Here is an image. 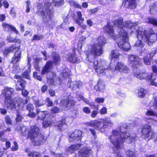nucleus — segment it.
Masks as SVG:
<instances>
[{
    "label": "nucleus",
    "instance_id": "nucleus-1",
    "mask_svg": "<svg viewBox=\"0 0 157 157\" xmlns=\"http://www.w3.org/2000/svg\"><path fill=\"white\" fill-rule=\"evenodd\" d=\"M128 128V126L126 124H123L119 129L120 132L117 130L113 131L112 135L109 137L112 144L116 148L119 149L123 147V143L126 141L128 143L135 141L136 139L135 133L129 134L126 132Z\"/></svg>",
    "mask_w": 157,
    "mask_h": 157
},
{
    "label": "nucleus",
    "instance_id": "nucleus-2",
    "mask_svg": "<svg viewBox=\"0 0 157 157\" xmlns=\"http://www.w3.org/2000/svg\"><path fill=\"white\" fill-rule=\"evenodd\" d=\"M137 37L138 40L136 41L135 45L137 47H143V43L141 41L143 40L149 44V43L154 42L155 37V35L153 30L151 28L147 30H144L143 31L139 30H136Z\"/></svg>",
    "mask_w": 157,
    "mask_h": 157
},
{
    "label": "nucleus",
    "instance_id": "nucleus-3",
    "mask_svg": "<svg viewBox=\"0 0 157 157\" xmlns=\"http://www.w3.org/2000/svg\"><path fill=\"white\" fill-rule=\"evenodd\" d=\"M51 6V3L47 2L44 3V6L42 2L38 3L37 5V13L40 14L44 23H48L49 20H51L53 16V11L50 8Z\"/></svg>",
    "mask_w": 157,
    "mask_h": 157
},
{
    "label": "nucleus",
    "instance_id": "nucleus-4",
    "mask_svg": "<svg viewBox=\"0 0 157 157\" xmlns=\"http://www.w3.org/2000/svg\"><path fill=\"white\" fill-rule=\"evenodd\" d=\"M98 50L96 48L92 47L90 51L86 52V59L89 62L88 65V68L93 67L94 69H100L102 66V64L98 62V60L93 62L96 56H100L102 54L101 50Z\"/></svg>",
    "mask_w": 157,
    "mask_h": 157
},
{
    "label": "nucleus",
    "instance_id": "nucleus-5",
    "mask_svg": "<svg viewBox=\"0 0 157 157\" xmlns=\"http://www.w3.org/2000/svg\"><path fill=\"white\" fill-rule=\"evenodd\" d=\"M28 137L35 145H41L44 141L43 135L40 134L39 128L35 125L31 128V130L28 133Z\"/></svg>",
    "mask_w": 157,
    "mask_h": 157
},
{
    "label": "nucleus",
    "instance_id": "nucleus-6",
    "mask_svg": "<svg viewBox=\"0 0 157 157\" xmlns=\"http://www.w3.org/2000/svg\"><path fill=\"white\" fill-rule=\"evenodd\" d=\"M11 52H15L13 55L11 61V63L13 64V69H18L19 66L17 63L20 59L21 56V51L20 50L21 49V45H17L16 44H14L9 47Z\"/></svg>",
    "mask_w": 157,
    "mask_h": 157
},
{
    "label": "nucleus",
    "instance_id": "nucleus-7",
    "mask_svg": "<svg viewBox=\"0 0 157 157\" xmlns=\"http://www.w3.org/2000/svg\"><path fill=\"white\" fill-rule=\"evenodd\" d=\"M103 122L104 123H102L96 120L92 121L88 123L87 125L94 127L95 128L103 132L104 130H102V129L111 127L113 125L112 122L110 119L108 118L104 119Z\"/></svg>",
    "mask_w": 157,
    "mask_h": 157
},
{
    "label": "nucleus",
    "instance_id": "nucleus-8",
    "mask_svg": "<svg viewBox=\"0 0 157 157\" xmlns=\"http://www.w3.org/2000/svg\"><path fill=\"white\" fill-rule=\"evenodd\" d=\"M142 137L145 139L149 140L154 136V132L152 131L150 125H143L141 128Z\"/></svg>",
    "mask_w": 157,
    "mask_h": 157
},
{
    "label": "nucleus",
    "instance_id": "nucleus-9",
    "mask_svg": "<svg viewBox=\"0 0 157 157\" xmlns=\"http://www.w3.org/2000/svg\"><path fill=\"white\" fill-rule=\"evenodd\" d=\"M102 29L105 34L108 35L114 40L117 39V36L115 33L113 26L111 24L110 22H107L106 24L103 27Z\"/></svg>",
    "mask_w": 157,
    "mask_h": 157
},
{
    "label": "nucleus",
    "instance_id": "nucleus-10",
    "mask_svg": "<svg viewBox=\"0 0 157 157\" xmlns=\"http://www.w3.org/2000/svg\"><path fill=\"white\" fill-rule=\"evenodd\" d=\"M128 59L130 63L132 64L134 68L137 69L143 65L141 59L137 56L132 54L128 55Z\"/></svg>",
    "mask_w": 157,
    "mask_h": 157
},
{
    "label": "nucleus",
    "instance_id": "nucleus-11",
    "mask_svg": "<svg viewBox=\"0 0 157 157\" xmlns=\"http://www.w3.org/2000/svg\"><path fill=\"white\" fill-rule=\"evenodd\" d=\"M82 132L81 131L76 129L69 136V140L70 142H76L81 140L82 138Z\"/></svg>",
    "mask_w": 157,
    "mask_h": 157
},
{
    "label": "nucleus",
    "instance_id": "nucleus-12",
    "mask_svg": "<svg viewBox=\"0 0 157 157\" xmlns=\"http://www.w3.org/2000/svg\"><path fill=\"white\" fill-rule=\"evenodd\" d=\"M76 13L78 18L75 20V22L83 30V31H80V33H82L86 29L87 26L83 23L84 19L82 17L81 12L80 11H78L76 12Z\"/></svg>",
    "mask_w": 157,
    "mask_h": 157
},
{
    "label": "nucleus",
    "instance_id": "nucleus-13",
    "mask_svg": "<svg viewBox=\"0 0 157 157\" xmlns=\"http://www.w3.org/2000/svg\"><path fill=\"white\" fill-rule=\"evenodd\" d=\"M135 76L140 79H146L147 80H151L152 78L154 76V73H140L139 71L136 70L134 71Z\"/></svg>",
    "mask_w": 157,
    "mask_h": 157
},
{
    "label": "nucleus",
    "instance_id": "nucleus-14",
    "mask_svg": "<svg viewBox=\"0 0 157 157\" xmlns=\"http://www.w3.org/2000/svg\"><path fill=\"white\" fill-rule=\"evenodd\" d=\"M106 43V40L105 38L101 36H99L98 37V42L96 44V45H94L92 47H95L97 48V50H101L102 54L103 53V49L102 46ZM99 51V50H98Z\"/></svg>",
    "mask_w": 157,
    "mask_h": 157
},
{
    "label": "nucleus",
    "instance_id": "nucleus-15",
    "mask_svg": "<svg viewBox=\"0 0 157 157\" xmlns=\"http://www.w3.org/2000/svg\"><path fill=\"white\" fill-rule=\"evenodd\" d=\"M67 86L70 88H72V90H75L77 88H80L82 85V82L80 81H78L72 82L71 79L68 78Z\"/></svg>",
    "mask_w": 157,
    "mask_h": 157
},
{
    "label": "nucleus",
    "instance_id": "nucleus-16",
    "mask_svg": "<svg viewBox=\"0 0 157 157\" xmlns=\"http://www.w3.org/2000/svg\"><path fill=\"white\" fill-rule=\"evenodd\" d=\"M19 102H15L14 101H13L12 103H11L7 107L8 108H10L11 109L13 110L18 111L21 108L20 107H22V105H21V102L22 101V99L21 98H18Z\"/></svg>",
    "mask_w": 157,
    "mask_h": 157
},
{
    "label": "nucleus",
    "instance_id": "nucleus-17",
    "mask_svg": "<svg viewBox=\"0 0 157 157\" xmlns=\"http://www.w3.org/2000/svg\"><path fill=\"white\" fill-rule=\"evenodd\" d=\"M2 26L5 32H9L12 31L17 34H18L19 33V32L16 28L12 25L3 22L2 23Z\"/></svg>",
    "mask_w": 157,
    "mask_h": 157
},
{
    "label": "nucleus",
    "instance_id": "nucleus-18",
    "mask_svg": "<svg viewBox=\"0 0 157 157\" xmlns=\"http://www.w3.org/2000/svg\"><path fill=\"white\" fill-rule=\"evenodd\" d=\"M92 154V151L87 147H83L79 151L78 155L79 157H89Z\"/></svg>",
    "mask_w": 157,
    "mask_h": 157
},
{
    "label": "nucleus",
    "instance_id": "nucleus-19",
    "mask_svg": "<svg viewBox=\"0 0 157 157\" xmlns=\"http://www.w3.org/2000/svg\"><path fill=\"white\" fill-rule=\"evenodd\" d=\"M51 56L52 58L53 63L57 66L60 64L61 61V58L60 54L56 51L52 52L51 53Z\"/></svg>",
    "mask_w": 157,
    "mask_h": 157
},
{
    "label": "nucleus",
    "instance_id": "nucleus-20",
    "mask_svg": "<svg viewBox=\"0 0 157 157\" xmlns=\"http://www.w3.org/2000/svg\"><path fill=\"white\" fill-rule=\"evenodd\" d=\"M75 103V101L72 99H64L61 101V105L63 107L69 109L73 106Z\"/></svg>",
    "mask_w": 157,
    "mask_h": 157
},
{
    "label": "nucleus",
    "instance_id": "nucleus-21",
    "mask_svg": "<svg viewBox=\"0 0 157 157\" xmlns=\"http://www.w3.org/2000/svg\"><path fill=\"white\" fill-rule=\"evenodd\" d=\"M54 125H55L58 129L61 131L65 130L67 127L65 118H62L60 120L58 121L55 122L54 121Z\"/></svg>",
    "mask_w": 157,
    "mask_h": 157
},
{
    "label": "nucleus",
    "instance_id": "nucleus-22",
    "mask_svg": "<svg viewBox=\"0 0 157 157\" xmlns=\"http://www.w3.org/2000/svg\"><path fill=\"white\" fill-rule=\"evenodd\" d=\"M119 47L125 52L128 51L130 49V45L129 43L121 40L117 43Z\"/></svg>",
    "mask_w": 157,
    "mask_h": 157
},
{
    "label": "nucleus",
    "instance_id": "nucleus-23",
    "mask_svg": "<svg viewBox=\"0 0 157 157\" xmlns=\"http://www.w3.org/2000/svg\"><path fill=\"white\" fill-rule=\"evenodd\" d=\"M45 98L40 97L38 98L37 97L33 98V103L36 107H38L45 105L46 104Z\"/></svg>",
    "mask_w": 157,
    "mask_h": 157
},
{
    "label": "nucleus",
    "instance_id": "nucleus-24",
    "mask_svg": "<svg viewBox=\"0 0 157 157\" xmlns=\"http://www.w3.org/2000/svg\"><path fill=\"white\" fill-rule=\"evenodd\" d=\"M137 0H123L122 4L124 5L127 2H128V8L130 9L134 10L137 6Z\"/></svg>",
    "mask_w": 157,
    "mask_h": 157
},
{
    "label": "nucleus",
    "instance_id": "nucleus-25",
    "mask_svg": "<svg viewBox=\"0 0 157 157\" xmlns=\"http://www.w3.org/2000/svg\"><path fill=\"white\" fill-rule=\"evenodd\" d=\"M105 82L99 79L97 85L95 86L94 88L97 91L103 92L105 90Z\"/></svg>",
    "mask_w": 157,
    "mask_h": 157
},
{
    "label": "nucleus",
    "instance_id": "nucleus-26",
    "mask_svg": "<svg viewBox=\"0 0 157 157\" xmlns=\"http://www.w3.org/2000/svg\"><path fill=\"white\" fill-rule=\"evenodd\" d=\"M124 19L122 17H120L119 18L114 20L113 22V25L116 27L121 29H122L124 28Z\"/></svg>",
    "mask_w": 157,
    "mask_h": 157
},
{
    "label": "nucleus",
    "instance_id": "nucleus-27",
    "mask_svg": "<svg viewBox=\"0 0 157 157\" xmlns=\"http://www.w3.org/2000/svg\"><path fill=\"white\" fill-rule=\"evenodd\" d=\"M82 144H77L73 145L68 147L67 150V153L69 154H71L74 151L78 150L81 146Z\"/></svg>",
    "mask_w": 157,
    "mask_h": 157
},
{
    "label": "nucleus",
    "instance_id": "nucleus-28",
    "mask_svg": "<svg viewBox=\"0 0 157 157\" xmlns=\"http://www.w3.org/2000/svg\"><path fill=\"white\" fill-rule=\"evenodd\" d=\"M119 37L121 38L122 40L125 41L128 39V32L126 30L121 29L118 33Z\"/></svg>",
    "mask_w": 157,
    "mask_h": 157
},
{
    "label": "nucleus",
    "instance_id": "nucleus-29",
    "mask_svg": "<svg viewBox=\"0 0 157 157\" xmlns=\"http://www.w3.org/2000/svg\"><path fill=\"white\" fill-rule=\"evenodd\" d=\"M75 53L74 54H68L67 55V60L72 63H76L77 61V59Z\"/></svg>",
    "mask_w": 157,
    "mask_h": 157
},
{
    "label": "nucleus",
    "instance_id": "nucleus-30",
    "mask_svg": "<svg viewBox=\"0 0 157 157\" xmlns=\"http://www.w3.org/2000/svg\"><path fill=\"white\" fill-rule=\"evenodd\" d=\"M54 121L48 120L44 121L42 122V126L43 128H47L48 126L54 125Z\"/></svg>",
    "mask_w": 157,
    "mask_h": 157
},
{
    "label": "nucleus",
    "instance_id": "nucleus-31",
    "mask_svg": "<svg viewBox=\"0 0 157 157\" xmlns=\"http://www.w3.org/2000/svg\"><path fill=\"white\" fill-rule=\"evenodd\" d=\"M71 75V71L69 69H63L62 73V75L63 79H67Z\"/></svg>",
    "mask_w": 157,
    "mask_h": 157
},
{
    "label": "nucleus",
    "instance_id": "nucleus-32",
    "mask_svg": "<svg viewBox=\"0 0 157 157\" xmlns=\"http://www.w3.org/2000/svg\"><path fill=\"white\" fill-rule=\"evenodd\" d=\"M4 91L5 93V97H11V95L13 92L14 89L12 88L6 87L5 88Z\"/></svg>",
    "mask_w": 157,
    "mask_h": 157
},
{
    "label": "nucleus",
    "instance_id": "nucleus-33",
    "mask_svg": "<svg viewBox=\"0 0 157 157\" xmlns=\"http://www.w3.org/2000/svg\"><path fill=\"white\" fill-rule=\"evenodd\" d=\"M50 80H51L52 82L51 83V84L56 85L57 84V85L61 84L63 82L62 79L58 77L56 79H54L53 80L51 79H49L48 80V82H49Z\"/></svg>",
    "mask_w": 157,
    "mask_h": 157
},
{
    "label": "nucleus",
    "instance_id": "nucleus-34",
    "mask_svg": "<svg viewBox=\"0 0 157 157\" xmlns=\"http://www.w3.org/2000/svg\"><path fill=\"white\" fill-rule=\"evenodd\" d=\"M18 130L19 132L22 134V136L26 135L27 132L26 131L25 126L22 124H20L18 127Z\"/></svg>",
    "mask_w": 157,
    "mask_h": 157
},
{
    "label": "nucleus",
    "instance_id": "nucleus-35",
    "mask_svg": "<svg viewBox=\"0 0 157 157\" xmlns=\"http://www.w3.org/2000/svg\"><path fill=\"white\" fill-rule=\"evenodd\" d=\"M7 40L9 43H17L18 44H20L21 43V40L20 39L16 38L13 39L10 36L8 37Z\"/></svg>",
    "mask_w": 157,
    "mask_h": 157
},
{
    "label": "nucleus",
    "instance_id": "nucleus-36",
    "mask_svg": "<svg viewBox=\"0 0 157 157\" xmlns=\"http://www.w3.org/2000/svg\"><path fill=\"white\" fill-rule=\"evenodd\" d=\"M134 26V24L130 21H125L124 23V27L131 29Z\"/></svg>",
    "mask_w": 157,
    "mask_h": 157
},
{
    "label": "nucleus",
    "instance_id": "nucleus-37",
    "mask_svg": "<svg viewBox=\"0 0 157 157\" xmlns=\"http://www.w3.org/2000/svg\"><path fill=\"white\" fill-rule=\"evenodd\" d=\"M138 91V95L140 98L143 97L146 93V90L141 88L139 89Z\"/></svg>",
    "mask_w": 157,
    "mask_h": 157
},
{
    "label": "nucleus",
    "instance_id": "nucleus-38",
    "mask_svg": "<svg viewBox=\"0 0 157 157\" xmlns=\"http://www.w3.org/2000/svg\"><path fill=\"white\" fill-rule=\"evenodd\" d=\"M115 69H127V67L123 63L118 62L116 64Z\"/></svg>",
    "mask_w": 157,
    "mask_h": 157
},
{
    "label": "nucleus",
    "instance_id": "nucleus-39",
    "mask_svg": "<svg viewBox=\"0 0 157 157\" xmlns=\"http://www.w3.org/2000/svg\"><path fill=\"white\" fill-rule=\"evenodd\" d=\"M14 101L11 98V97L10 96L5 97V105L7 107L9 106L12 102Z\"/></svg>",
    "mask_w": 157,
    "mask_h": 157
},
{
    "label": "nucleus",
    "instance_id": "nucleus-40",
    "mask_svg": "<svg viewBox=\"0 0 157 157\" xmlns=\"http://www.w3.org/2000/svg\"><path fill=\"white\" fill-rule=\"evenodd\" d=\"M48 114V113L47 111H44L43 112H41L38 115V118L39 119H40L41 120H43L46 116Z\"/></svg>",
    "mask_w": 157,
    "mask_h": 157
},
{
    "label": "nucleus",
    "instance_id": "nucleus-41",
    "mask_svg": "<svg viewBox=\"0 0 157 157\" xmlns=\"http://www.w3.org/2000/svg\"><path fill=\"white\" fill-rule=\"evenodd\" d=\"M53 62L52 60H48L46 63L43 69H51L53 66Z\"/></svg>",
    "mask_w": 157,
    "mask_h": 157
},
{
    "label": "nucleus",
    "instance_id": "nucleus-42",
    "mask_svg": "<svg viewBox=\"0 0 157 157\" xmlns=\"http://www.w3.org/2000/svg\"><path fill=\"white\" fill-rule=\"evenodd\" d=\"M44 38L43 35H38L36 34H35L33 35V37L32 39V41H38L43 39Z\"/></svg>",
    "mask_w": 157,
    "mask_h": 157
},
{
    "label": "nucleus",
    "instance_id": "nucleus-43",
    "mask_svg": "<svg viewBox=\"0 0 157 157\" xmlns=\"http://www.w3.org/2000/svg\"><path fill=\"white\" fill-rule=\"evenodd\" d=\"M143 59L144 64L147 65H150L151 61L152 60V59L148 57V56H144L143 58Z\"/></svg>",
    "mask_w": 157,
    "mask_h": 157
},
{
    "label": "nucleus",
    "instance_id": "nucleus-44",
    "mask_svg": "<svg viewBox=\"0 0 157 157\" xmlns=\"http://www.w3.org/2000/svg\"><path fill=\"white\" fill-rule=\"evenodd\" d=\"M111 57L112 59L115 58L119 59L120 54L118 52H115V50H113L111 53Z\"/></svg>",
    "mask_w": 157,
    "mask_h": 157
},
{
    "label": "nucleus",
    "instance_id": "nucleus-45",
    "mask_svg": "<svg viewBox=\"0 0 157 157\" xmlns=\"http://www.w3.org/2000/svg\"><path fill=\"white\" fill-rule=\"evenodd\" d=\"M40 59L38 58H36L34 59L33 62L34 67L35 69H40L39 66Z\"/></svg>",
    "mask_w": 157,
    "mask_h": 157
},
{
    "label": "nucleus",
    "instance_id": "nucleus-46",
    "mask_svg": "<svg viewBox=\"0 0 157 157\" xmlns=\"http://www.w3.org/2000/svg\"><path fill=\"white\" fill-rule=\"evenodd\" d=\"M30 71H31L29 69L28 71H26L22 73V76L25 78L30 79V77L29 75Z\"/></svg>",
    "mask_w": 157,
    "mask_h": 157
},
{
    "label": "nucleus",
    "instance_id": "nucleus-47",
    "mask_svg": "<svg viewBox=\"0 0 157 157\" xmlns=\"http://www.w3.org/2000/svg\"><path fill=\"white\" fill-rule=\"evenodd\" d=\"M5 122L6 124L12 125V122L10 117L9 115L6 116L5 117Z\"/></svg>",
    "mask_w": 157,
    "mask_h": 157
},
{
    "label": "nucleus",
    "instance_id": "nucleus-48",
    "mask_svg": "<svg viewBox=\"0 0 157 157\" xmlns=\"http://www.w3.org/2000/svg\"><path fill=\"white\" fill-rule=\"evenodd\" d=\"M11 52L10 49L9 47L5 48L3 51L2 53L3 55L5 57L7 56Z\"/></svg>",
    "mask_w": 157,
    "mask_h": 157
},
{
    "label": "nucleus",
    "instance_id": "nucleus-49",
    "mask_svg": "<svg viewBox=\"0 0 157 157\" xmlns=\"http://www.w3.org/2000/svg\"><path fill=\"white\" fill-rule=\"evenodd\" d=\"M146 115L147 116H156L157 114L156 113L152 110L151 109H150L147 111L146 113Z\"/></svg>",
    "mask_w": 157,
    "mask_h": 157
},
{
    "label": "nucleus",
    "instance_id": "nucleus-50",
    "mask_svg": "<svg viewBox=\"0 0 157 157\" xmlns=\"http://www.w3.org/2000/svg\"><path fill=\"white\" fill-rule=\"evenodd\" d=\"M18 82H19V85L22 88V89H25V85L26 83V81L23 79H21L20 80H17Z\"/></svg>",
    "mask_w": 157,
    "mask_h": 157
},
{
    "label": "nucleus",
    "instance_id": "nucleus-51",
    "mask_svg": "<svg viewBox=\"0 0 157 157\" xmlns=\"http://www.w3.org/2000/svg\"><path fill=\"white\" fill-rule=\"evenodd\" d=\"M51 111L52 113H58L60 112V109L58 107L54 106L51 109Z\"/></svg>",
    "mask_w": 157,
    "mask_h": 157
},
{
    "label": "nucleus",
    "instance_id": "nucleus-52",
    "mask_svg": "<svg viewBox=\"0 0 157 157\" xmlns=\"http://www.w3.org/2000/svg\"><path fill=\"white\" fill-rule=\"evenodd\" d=\"M149 23L152 24L154 26H157V20L155 18H150L148 20Z\"/></svg>",
    "mask_w": 157,
    "mask_h": 157
},
{
    "label": "nucleus",
    "instance_id": "nucleus-53",
    "mask_svg": "<svg viewBox=\"0 0 157 157\" xmlns=\"http://www.w3.org/2000/svg\"><path fill=\"white\" fill-rule=\"evenodd\" d=\"M105 69H95L98 75L100 76H102L105 75Z\"/></svg>",
    "mask_w": 157,
    "mask_h": 157
},
{
    "label": "nucleus",
    "instance_id": "nucleus-54",
    "mask_svg": "<svg viewBox=\"0 0 157 157\" xmlns=\"http://www.w3.org/2000/svg\"><path fill=\"white\" fill-rule=\"evenodd\" d=\"M46 103H47V106L48 107L53 106V103L52 101L49 98H46Z\"/></svg>",
    "mask_w": 157,
    "mask_h": 157
},
{
    "label": "nucleus",
    "instance_id": "nucleus-55",
    "mask_svg": "<svg viewBox=\"0 0 157 157\" xmlns=\"http://www.w3.org/2000/svg\"><path fill=\"white\" fill-rule=\"evenodd\" d=\"M127 157H136L135 153L130 150L126 152Z\"/></svg>",
    "mask_w": 157,
    "mask_h": 157
},
{
    "label": "nucleus",
    "instance_id": "nucleus-56",
    "mask_svg": "<svg viewBox=\"0 0 157 157\" xmlns=\"http://www.w3.org/2000/svg\"><path fill=\"white\" fill-rule=\"evenodd\" d=\"M156 53L157 51L156 50L151 51L150 52L148 53L149 55V58L152 60L153 57Z\"/></svg>",
    "mask_w": 157,
    "mask_h": 157
},
{
    "label": "nucleus",
    "instance_id": "nucleus-57",
    "mask_svg": "<svg viewBox=\"0 0 157 157\" xmlns=\"http://www.w3.org/2000/svg\"><path fill=\"white\" fill-rule=\"evenodd\" d=\"M26 12L29 13L30 11V2L29 0H27L26 2Z\"/></svg>",
    "mask_w": 157,
    "mask_h": 157
},
{
    "label": "nucleus",
    "instance_id": "nucleus-58",
    "mask_svg": "<svg viewBox=\"0 0 157 157\" xmlns=\"http://www.w3.org/2000/svg\"><path fill=\"white\" fill-rule=\"evenodd\" d=\"M51 154L53 157H65L63 153L56 154L53 152H52Z\"/></svg>",
    "mask_w": 157,
    "mask_h": 157
},
{
    "label": "nucleus",
    "instance_id": "nucleus-59",
    "mask_svg": "<svg viewBox=\"0 0 157 157\" xmlns=\"http://www.w3.org/2000/svg\"><path fill=\"white\" fill-rule=\"evenodd\" d=\"M2 2V6L5 9L8 8L10 6L9 2L6 0H3Z\"/></svg>",
    "mask_w": 157,
    "mask_h": 157
},
{
    "label": "nucleus",
    "instance_id": "nucleus-60",
    "mask_svg": "<svg viewBox=\"0 0 157 157\" xmlns=\"http://www.w3.org/2000/svg\"><path fill=\"white\" fill-rule=\"evenodd\" d=\"M49 69H42L41 73L42 75H44V74H48L49 73H50L51 74H52L54 76L56 75V74L53 73V72H50L49 71Z\"/></svg>",
    "mask_w": 157,
    "mask_h": 157
},
{
    "label": "nucleus",
    "instance_id": "nucleus-61",
    "mask_svg": "<svg viewBox=\"0 0 157 157\" xmlns=\"http://www.w3.org/2000/svg\"><path fill=\"white\" fill-rule=\"evenodd\" d=\"M156 78H154L153 79L151 78L150 82V85L152 86H157V81H156Z\"/></svg>",
    "mask_w": 157,
    "mask_h": 157
},
{
    "label": "nucleus",
    "instance_id": "nucleus-62",
    "mask_svg": "<svg viewBox=\"0 0 157 157\" xmlns=\"http://www.w3.org/2000/svg\"><path fill=\"white\" fill-rule=\"evenodd\" d=\"M14 145L11 147V149L13 151H16L18 148L17 143L16 141H14Z\"/></svg>",
    "mask_w": 157,
    "mask_h": 157
},
{
    "label": "nucleus",
    "instance_id": "nucleus-63",
    "mask_svg": "<svg viewBox=\"0 0 157 157\" xmlns=\"http://www.w3.org/2000/svg\"><path fill=\"white\" fill-rule=\"evenodd\" d=\"M34 109V106L33 104L29 103L27 105L26 109L29 111H31Z\"/></svg>",
    "mask_w": 157,
    "mask_h": 157
},
{
    "label": "nucleus",
    "instance_id": "nucleus-64",
    "mask_svg": "<svg viewBox=\"0 0 157 157\" xmlns=\"http://www.w3.org/2000/svg\"><path fill=\"white\" fill-rule=\"evenodd\" d=\"M10 13L11 15V16L13 17H14L16 16V13L15 11L14 10L13 7H12L11 8V9L10 11Z\"/></svg>",
    "mask_w": 157,
    "mask_h": 157
}]
</instances>
